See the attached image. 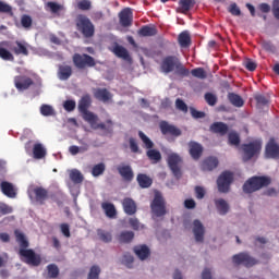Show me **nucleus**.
<instances>
[{"label":"nucleus","instance_id":"1","mask_svg":"<svg viewBox=\"0 0 279 279\" xmlns=\"http://www.w3.org/2000/svg\"><path fill=\"white\" fill-rule=\"evenodd\" d=\"M161 73H173L175 71L177 75L181 77H189L191 75V71L186 69L180 59L175 56H167L161 60L160 64Z\"/></svg>","mask_w":279,"mask_h":279},{"label":"nucleus","instance_id":"2","mask_svg":"<svg viewBox=\"0 0 279 279\" xmlns=\"http://www.w3.org/2000/svg\"><path fill=\"white\" fill-rule=\"evenodd\" d=\"M271 184V178L269 177H251L248 180L245 181L243 184V192L247 195L252 193H256V191H260V189H265Z\"/></svg>","mask_w":279,"mask_h":279},{"label":"nucleus","instance_id":"3","mask_svg":"<svg viewBox=\"0 0 279 279\" xmlns=\"http://www.w3.org/2000/svg\"><path fill=\"white\" fill-rule=\"evenodd\" d=\"M93 100L90 99V95H84L81 100L78 101V112L82 113V118L84 121L89 123V125H95L96 121H99V117L94 112L89 111Z\"/></svg>","mask_w":279,"mask_h":279},{"label":"nucleus","instance_id":"4","mask_svg":"<svg viewBox=\"0 0 279 279\" xmlns=\"http://www.w3.org/2000/svg\"><path fill=\"white\" fill-rule=\"evenodd\" d=\"M263 150V142L256 140L247 144H242V160L243 162H250L253 158H258Z\"/></svg>","mask_w":279,"mask_h":279},{"label":"nucleus","instance_id":"5","mask_svg":"<svg viewBox=\"0 0 279 279\" xmlns=\"http://www.w3.org/2000/svg\"><path fill=\"white\" fill-rule=\"evenodd\" d=\"M77 32L82 34L83 38H93L95 36V24L86 15H77L75 20Z\"/></svg>","mask_w":279,"mask_h":279},{"label":"nucleus","instance_id":"6","mask_svg":"<svg viewBox=\"0 0 279 279\" xmlns=\"http://www.w3.org/2000/svg\"><path fill=\"white\" fill-rule=\"evenodd\" d=\"M72 62L80 71H84V69H93V66L97 65L95 58L86 53H74Z\"/></svg>","mask_w":279,"mask_h":279},{"label":"nucleus","instance_id":"7","mask_svg":"<svg viewBox=\"0 0 279 279\" xmlns=\"http://www.w3.org/2000/svg\"><path fill=\"white\" fill-rule=\"evenodd\" d=\"M19 256L23 263L32 267H39L40 263H43V257L32 248H20Z\"/></svg>","mask_w":279,"mask_h":279},{"label":"nucleus","instance_id":"8","mask_svg":"<svg viewBox=\"0 0 279 279\" xmlns=\"http://www.w3.org/2000/svg\"><path fill=\"white\" fill-rule=\"evenodd\" d=\"M150 210L155 217H165V215H167V203L165 202L162 194H155V197L150 203Z\"/></svg>","mask_w":279,"mask_h":279},{"label":"nucleus","instance_id":"9","mask_svg":"<svg viewBox=\"0 0 279 279\" xmlns=\"http://www.w3.org/2000/svg\"><path fill=\"white\" fill-rule=\"evenodd\" d=\"M232 263L233 265H243V267H246L250 269V267H254V265H258V259L254 258L250 253L242 252L239 254H235L232 256Z\"/></svg>","mask_w":279,"mask_h":279},{"label":"nucleus","instance_id":"10","mask_svg":"<svg viewBox=\"0 0 279 279\" xmlns=\"http://www.w3.org/2000/svg\"><path fill=\"white\" fill-rule=\"evenodd\" d=\"M170 171H172L174 178L180 180L182 178V170L180 169V165H182V157L177 153H171L168 155L167 159Z\"/></svg>","mask_w":279,"mask_h":279},{"label":"nucleus","instance_id":"11","mask_svg":"<svg viewBox=\"0 0 279 279\" xmlns=\"http://www.w3.org/2000/svg\"><path fill=\"white\" fill-rule=\"evenodd\" d=\"M1 47H8L15 56H29L27 44L22 41H1Z\"/></svg>","mask_w":279,"mask_h":279},{"label":"nucleus","instance_id":"12","mask_svg":"<svg viewBox=\"0 0 279 279\" xmlns=\"http://www.w3.org/2000/svg\"><path fill=\"white\" fill-rule=\"evenodd\" d=\"M234 180V174L230 171L222 172L218 180H217V186L219 193H228L230 191V184H232V181Z\"/></svg>","mask_w":279,"mask_h":279},{"label":"nucleus","instance_id":"13","mask_svg":"<svg viewBox=\"0 0 279 279\" xmlns=\"http://www.w3.org/2000/svg\"><path fill=\"white\" fill-rule=\"evenodd\" d=\"M160 128V132L161 134H163V136H174L175 138H178V136H182V130H180L178 126L169 124V122L167 121H162L159 124Z\"/></svg>","mask_w":279,"mask_h":279},{"label":"nucleus","instance_id":"14","mask_svg":"<svg viewBox=\"0 0 279 279\" xmlns=\"http://www.w3.org/2000/svg\"><path fill=\"white\" fill-rule=\"evenodd\" d=\"M14 86L20 92L27 90L34 86V80L26 75H19L14 77Z\"/></svg>","mask_w":279,"mask_h":279},{"label":"nucleus","instance_id":"15","mask_svg":"<svg viewBox=\"0 0 279 279\" xmlns=\"http://www.w3.org/2000/svg\"><path fill=\"white\" fill-rule=\"evenodd\" d=\"M119 21L122 27H132V22L134 21V14L132 13V9H123L119 13Z\"/></svg>","mask_w":279,"mask_h":279},{"label":"nucleus","instance_id":"16","mask_svg":"<svg viewBox=\"0 0 279 279\" xmlns=\"http://www.w3.org/2000/svg\"><path fill=\"white\" fill-rule=\"evenodd\" d=\"M117 171L124 182H132V180H134V170L132 169V166L121 163L117 167Z\"/></svg>","mask_w":279,"mask_h":279},{"label":"nucleus","instance_id":"17","mask_svg":"<svg viewBox=\"0 0 279 279\" xmlns=\"http://www.w3.org/2000/svg\"><path fill=\"white\" fill-rule=\"evenodd\" d=\"M265 156L266 158H274L275 160H279V145L276 143V140H269L266 145Z\"/></svg>","mask_w":279,"mask_h":279},{"label":"nucleus","instance_id":"18","mask_svg":"<svg viewBox=\"0 0 279 279\" xmlns=\"http://www.w3.org/2000/svg\"><path fill=\"white\" fill-rule=\"evenodd\" d=\"M193 234L196 243H204V234H206V229L198 219L193 221Z\"/></svg>","mask_w":279,"mask_h":279},{"label":"nucleus","instance_id":"19","mask_svg":"<svg viewBox=\"0 0 279 279\" xmlns=\"http://www.w3.org/2000/svg\"><path fill=\"white\" fill-rule=\"evenodd\" d=\"M33 193L35 195V201L41 206L47 202V199H49V191L43 186L34 187Z\"/></svg>","mask_w":279,"mask_h":279},{"label":"nucleus","instance_id":"20","mask_svg":"<svg viewBox=\"0 0 279 279\" xmlns=\"http://www.w3.org/2000/svg\"><path fill=\"white\" fill-rule=\"evenodd\" d=\"M94 97L98 101H102L104 104H107V101H110V99H112V93H110L108 88H96L94 90Z\"/></svg>","mask_w":279,"mask_h":279},{"label":"nucleus","instance_id":"21","mask_svg":"<svg viewBox=\"0 0 279 279\" xmlns=\"http://www.w3.org/2000/svg\"><path fill=\"white\" fill-rule=\"evenodd\" d=\"M190 147V156L193 158V160H199L202 158V154H204V147L202 144L196 142H191L189 144Z\"/></svg>","mask_w":279,"mask_h":279},{"label":"nucleus","instance_id":"22","mask_svg":"<svg viewBox=\"0 0 279 279\" xmlns=\"http://www.w3.org/2000/svg\"><path fill=\"white\" fill-rule=\"evenodd\" d=\"M0 189L7 197H10L11 199H14L16 197V189H14V184L8 182V181H2L0 183Z\"/></svg>","mask_w":279,"mask_h":279},{"label":"nucleus","instance_id":"23","mask_svg":"<svg viewBox=\"0 0 279 279\" xmlns=\"http://www.w3.org/2000/svg\"><path fill=\"white\" fill-rule=\"evenodd\" d=\"M122 206H123V210L125 213V215H136V202H134V199L126 197L122 201Z\"/></svg>","mask_w":279,"mask_h":279},{"label":"nucleus","instance_id":"24","mask_svg":"<svg viewBox=\"0 0 279 279\" xmlns=\"http://www.w3.org/2000/svg\"><path fill=\"white\" fill-rule=\"evenodd\" d=\"M73 75V68L71 65L61 64L58 69V77L61 82H66Z\"/></svg>","mask_w":279,"mask_h":279},{"label":"nucleus","instance_id":"25","mask_svg":"<svg viewBox=\"0 0 279 279\" xmlns=\"http://www.w3.org/2000/svg\"><path fill=\"white\" fill-rule=\"evenodd\" d=\"M210 132H213V134H220V136H226L228 134V124L223 123V122H214L210 128H209Z\"/></svg>","mask_w":279,"mask_h":279},{"label":"nucleus","instance_id":"26","mask_svg":"<svg viewBox=\"0 0 279 279\" xmlns=\"http://www.w3.org/2000/svg\"><path fill=\"white\" fill-rule=\"evenodd\" d=\"M112 52L114 53V56H117V58L126 60V62H130V60H132V57H130V52L128 51V49H125V47H123L121 45H116L113 47Z\"/></svg>","mask_w":279,"mask_h":279},{"label":"nucleus","instance_id":"27","mask_svg":"<svg viewBox=\"0 0 279 279\" xmlns=\"http://www.w3.org/2000/svg\"><path fill=\"white\" fill-rule=\"evenodd\" d=\"M178 43L183 49L191 47V33H189V31H183L182 33H180L178 36Z\"/></svg>","mask_w":279,"mask_h":279},{"label":"nucleus","instance_id":"28","mask_svg":"<svg viewBox=\"0 0 279 279\" xmlns=\"http://www.w3.org/2000/svg\"><path fill=\"white\" fill-rule=\"evenodd\" d=\"M136 180L141 189H149L154 184V180L145 173H138Z\"/></svg>","mask_w":279,"mask_h":279},{"label":"nucleus","instance_id":"29","mask_svg":"<svg viewBox=\"0 0 279 279\" xmlns=\"http://www.w3.org/2000/svg\"><path fill=\"white\" fill-rule=\"evenodd\" d=\"M219 167V159L216 157H208L202 163L203 171H213V169H217Z\"/></svg>","mask_w":279,"mask_h":279},{"label":"nucleus","instance_id":"30","mask_svg":"<svg viewBox=\"0 0 279 279\" xmlns=\"http://www.w3.org/2000/svg\"><path fill=\"white\" fill-rule=\"evenodd\" d=\"M101 208L105 211L106 217L114 219L117 217V208L112 203H102Z\"/></svg>","mask_w":279,"mask_h":279},{"label":"nucleus","instance_id":"31","mask_svg":"<svg viewBox=\"0 0 279 279\" xmlns=\"http://www.w3.org/2000/svg\"><path fill=\"white\" fill-rule=\"evenodd\" d=\"M33 156L36 160H43L47 156V149H45L43 144L37 143L33 147Z\"/></svg>","mask_w":279,"mask_h":279},{"label":"nucleus","instance_id":"32","mask_svg":"<svg viewBox=\"0 0 279 279\" xmlns=\"http://www.w3.org/2000/svg\"><path fill=\"white\" fill-rule=\"evenodd\" d=\"M134 253L140 258V260H146V258H149V247L147 245H141L134 247Z\"/></svg>","mask_w":279,"mask_h":279},{"label":"nucleus","instance_id":"33","mask_svg":"<svg viewBox=\"0 0 279 279\" xmlns=\"http://www.w3.org/2000/svg\"><path fill=\"white\" fill-rule=\"evenodd\" d=\"M215 206L219 215H228V211L230 210V205H228V202H226L223 198L216 199Z\"/></svg>","mask_w":279,"mask_h":279},{"label":"nucleus","instance_id":"34","mask_svg":"<svg viewBox=\"0 0 279 279\" xmlns=\"http://www.w3.org/2000/svg\"><path fill=\"white\" fill-rule=\"evenodd\" d=\"M16 242L20 245V250H27L29 247V241L25 238V234L19 230L14 231Z\"/></svg>","mask_w":279,"mask_h":279},{"label":"nucleus","instance_id":"35","mask_svg":"<svg viewBox=\"0 0 279 279\" xmlns=\"http://www.w3.org/2000/svg\"><path fill=\"white\" fill-rule=\"evenodd\" d=\"M228 99L235 108H243V106H245V101L239 94L229 93Z\"/></svg>","mask_w":279,"mask_h":279},{"label":"nucleus","instance_id":"36","mask_svg":"<svg viewBox=\"0 0 279 279\" xmlns=\"http://www.w3.org/2000/svg\"><path fill=\"white\" fill-rule=\"evenodd\" d=\"M156 34H158V29L155 26L145 25L138 31V35L143 37L156 36Z\"/></svg>","mask_w":279,"mask_h":279},{"label":"nucleus","instance_id":"37","mask_svg":"<svg viewBox=\"0 0 279 279\" xmlns=\"http://www.w3.org/2000/svg\"><path fill=\"white\" fill-rule=\"evenodd\" d=\"M97 235L99 241H102V243H112V232L106 231L104 229H98Z\"/></svg>","mask_w":279,"mask_h":279},{"label":"nucleus","instance_id":"38","mask_svg":"<svg viewBox=\"0 0 279 279\" xmlns=\"http://www.w3.org/2000/svg\"><path fill=\"white\" fill-rule=\"evenodd\" d=\"M46 10H49L51 14H58L59 12H62L64 10V7L58 2L49 1L45 5Z\"/></svg>","mask_w":279,"mask_h":279},{"label":"nucleus","instance_id":"39","mask_svg":"<svg viewBox=\"0 0 279 279\" xmlns=\"http://www.w3.org/2000/svg\"><path fill=\"white\" fill-rule=\"evenodd\" d=\"M133 240L134 233L132 231H122L118 236L120 243H132Z\"/></svg>","mask_w":279,"mask_h":279},{"label":"nucleus","instance_id":"40","mask_svg":"<svg viewBox=\"0 0 279 279\" xmlns=\"http://www.w3.org/2000/svg\"><path fill=\"white\" fill-rule=\"evenodd\" d=\"M70 180H72L74 184H82V182H84V174L77 169L71 170Z\"/></svg>","mask_w":279,"mask_h":279},{"label":"nucleus","instance_id":"41","mask_svg":"<svg viewBox=\"0 0 279 279\" xmlns=\"http://www.w3.org/2000/svg\"><path fill=\"white\" fill-rule=\"evenodd\" d=\"M0 58L9 62H14V54H12L10 50H8V47L1 46V44H0Z\"/></svg>","mask_w":279,"mask_h":279},{"label":"nucleus","instance_id":"42","mask_svg":"<svg viewBox=\"0 0 279 279\" xmlns=\"http://www.w3.org/2000/svg\"><path fill=\"white\" fill-rule=\"evenodd\" d=\"M105 172H106V163L104 162L97 163L92 168V175L94 178H99V175H104Z\"/></svg>","mask_w":279,"mask_h":279},{"label":"nucleus","instance_id":"43","mask_svg":"<svg viewBox=\"0 0 279 279\" xmlns=\"http://www.w3.org/2000/svg\"><path fill=\"white\" fill-rule=\"evenodd\" d=\"M94 130H107V132L111 133L112 131V120H107L106 123L101 122L97 124V121L94 125H90Z\"/></svg>","mask_w":279,"mask_h":279},{"label":"nucleus","instance_id":"44","mask_svg":"<svg viewBox=\"0 0 279 279\" xmlns=\"http://www.w3.org/2000/svg\"><path fill=\"white\" fill-rule=\"evenodd\" d=\"M191 75L193 77H196L197 80H206L208 77V74L206 73V70L204 68H195L191 71Z\"/></svg>","mask_w":279,"mask_h":279},{"label":"nucleus","instance_id":"45","mask_svg":"<svg viewBox=\"0 0 279 279\" xmlns=\"http://www.w3.org/2000/svg\"><path fill=\"white\" fill-rule=\"evenodd\" d=\"M48 277L56 279L58 276H60V268H58V265L56 264H49L47 266Z\"/></svg>","mask_w":279,"mask_h":279},{"label":"nucleus","instance_id":"46","mask_svg":"<svg viewBox=\"0 0 279 279\" xmlns=\"http://www.w3.org/2000/svg\"><path fill=\"white\" fill-rule=\"evenodd\" d=\"M146 156H148L149 160H154L155 162H160V160H162V155L157 149L149 148Z\"/></svg>","mask_w":279,"mask_h":279},{"label":"nucleus","instance_id":"47","mask_svg":"<svg viewBox=\"0 0 279 279\" xmlns=\"http://www.w3.org/2000/svg\"><path fill=\"white\" fill-rule=\"evenodd\" d=\"M69 151L72 156H77V154H84V151H88V144H85L84 146L80 147L76 145L70 146Z\"/></svg>","mask_w":279,"mask_h":279},{"label":"nucleus","instance_id":"48","mask_svg":"<svg viewBox=\"0 0 279 279\" xmlns=\"http://www.w3.org/2000/svg\"><path fill=\"white\" fill-rule=\"evenodd\" d=\"M134 264V256L130 253H124L122 256V265L128 267V269H132V265Z\"/></svg>","mask_w":279,"mask_h":279},{"label":"nucleus","instance_id":"49","mask_svg":"<svg viewBox=\"0 0 279 279\" xmlns=\"http://www.w3.org/2000/svg\"><path fill=\"white\" fill-rule=\"evenodd\" d=\"M138 136L142 143H144L146 149H154V142H151L150 138L143 133V131L138 132Z\"/></svg>","mask_w":279,"mask_h":279},{"label":"nucleus","instance_id":"50","mask_svg":"<svg viewBox=\"0 0 279 279\" xmlns=\"http://www.w3.org/2000/svg\"><path fill=\"white\" fill-rule=\"evenodd\" d=\"M40 114H43V117H53V114H56V110H53L51 105H43L40 107Z\"/></svg>","mask_w":279,"mask_h":279},{"label":"nucleus","instance_id":"51","mask_svg":"<svg viewBox=\"0 0 279 279\" xmlns=\"http://www.w3.org/2000/svg\"><path fill=\"white\" fill-rule=\"evenodd\" d=\"M229 144L234 145L235 147H239L241 145V137L236 132H231L228 135Z\"/></svg>","mask_w":279,"mask_h":279},{"label":"nucleus","instance_id":"52","mask_svg":"<svg viewBox=\"0 0 279 279\" xmlns=\"http://www.w3.org/2000/svg\"><path fill=\"white\" fill-rule=\"evenodd\" d=\"M179 5L183 12H189L195 5V0H180Z\"/></svg>","mask_w":279,"mask_h":279},{"label":"nucleus","instance_id":"53","mask_svg":"<svg viewBox=\"0 0 279 279\" xmlns=\"http://www.w3.org/2000/svg\"><path fill=\"white\" fill-rule=\"evenodd\" d=\"M204 99L206 101V104H208V106H217V95L213 94V93H206L204 95Z\"/></svg>","mask_w":279,"mask_h":279},{"label":"nucleus","instance_id":"54","mask_svg":"<svg viewBox=\"0 0 279 279\" xmlns=\"http://www.w3.org/2000/svg\"><path fill=\"white\" fill-rule=\"evenodd\" d=\"M77 8H78V10L86 12V11L90 10V8H93V2H90V0H78Z\"/></svg>","mask_w":279,"mask_h":279},{"label":"nucleus","instance_id":"55","mask_svg":"<svg viewBox=\"0 0 279 279\" xmlns=\"http://www.w3.org/2000/svg\"><path fill=\"white\" fill-rule=\"evenodd\" d=\"M99 274H101V268H99L97 265H94L90 267L87 279H99Z\"/></svg>","mask_w":279,"mask_h":279},{"label":"nucleus","instance_id":"56","mask_svg":"<svg viewBox=\"0 0 279 279\" xmlns=\"http://www.w3.org/2000/svg\"><path fill=\"white\" fill-rule=\"evenodd\" d=\"M32 16L29 15H23L21 19V25L22 27H24L25 29H29V27H32Z\"/></svg>","mask_w":279,"mask_h":279},{"label":"nucleus","instance_id":"57","mask_svg":"<svg viewBox=\"0 0 279 279\" xmlns=\"http://www.w3.org/2000/svg\"><path fill=\"white\" fill-rule=\"evenodd\" d=\"M0 213L2 215H11V213H14V209L5 203H0Z\"/></svg>","mask_w":279,"mask_h":279},{"label":"nucleus","instance_id":"58","mask_svg":"<svg viewBox=\"0 0 279 279\" xmlns=\"http://www.w3.org/2000/svg\"><path fill=\"white\" fill-rule=\"evenodd\" d=\"M175 106L178 110H181V112H189V106H186V102H184V100L178 98L175 100Z\"/></svg>","mask_w":279,"mask_h":279},{"label":"nucleus","instance_id":"59","mask_svg":"<svg viewBox=\"0 0 279 279\" xmlns=\"http://www.w3.org/2000/svg\"><path fill=\"white\" fill-rule=\"evenodd\" d=\"M195 191V195H196V199H204V197H206V190H204L203 186H195L194 189Z\"/></svg>","mask_w":279,"mask_h":279},{"label":"nucleus","instance_id":"60","mask_svg":"<svg viewBox=\"0 0 279 279\" xmlns=\"http://www.w3.org/2000/svg\"><path fill=\"white\" fill-rule=\"evenodd\" d=\"M255 101L257 106H267V104H269V99H267V97L260 94L255 96Z\"/></svg>","mask_w":279,"mask_h":279},{"label":"nucleus","instance_id":"61","mask_svg":"<svg viewBox=\"0 0 279 279\" xmlns=\"http://www.w3.org/2000/svg\"><path fill=\"white\" fill-rule=\"evenodd\" d=\"M228 11L230 14H232V16H241V9L239 5H236V3H231Z\"/></svg>","mask_w":279,"mask_h":279},{"label":"nucleus","instance_id":"62","mask_svg":"<svg viewBox=\"0 0 279 279\" xmlns=\"http://www.w3.org/2000/svg\"><path fill=\"white\" fill-rule=\"evenodd\" d=\"M63 108L66 112H73V110H75V100H65Z\"/></svg>","mask_w":279,"mask_h":279},{"label":"nucleus","instance_id":"63","mask_svg":"<svg viewBox=\"0 0 279 279\" xmlns=\"http://www.w3.org/2000/svg\"><path fill=\"white\" fill-rule=\"evenodd\" d=\"M258 65L256 64V62L252 61V60H246L244 61V68L246 71H254Z\"/></svg>","mask_w":279,"mask_h":279},{"label":"nucleus","instance_id":"64","mask_svg":"<svg viewBox=\"0 0 279 279\" xmlns=\"http://www.w3.org/2000/svg\"><path fill=\"white\" fill-rule=\"evenodd\" d=\"M272 14L279 21V0L272 1Z\"/></svg>","mask_w":279,"mask_h":279}]
</instances>
